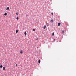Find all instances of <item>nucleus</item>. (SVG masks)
Wrapping results in <instances>:
<instances>
[{
	"instance_id": "obj_1",
	"label": "nucleus",
	"mask_w": 76,
	"mask_h": 76,
	"mask_svg": "<svg viewBox=\"0 0 76 76\" xmlns=\"http://www.w3.org/2000/svg\"><path fill=\"white\" fill-rule=\"evenodd\" d=\"M10 9V8H9V7H7L6 9V10H9Z\"/></svg>"
},
{
	"instance_id": "obj_2",
	"label": "nucleus",
	"mask_w": 76,
	"mask_h": 76,
	"mask_svg": "<svg viewBox=\"0 0 76 76\" xmlns=\"http://www.w3.org/2000/svg\"><path fill=\"white\" fill-rule=\"evenodd\" d=\"M6 70V68L5 67H3V70Z\"/></svg>"
},
{
	"instance_id": "obj_3",
	"label": "nucleus",
	"mask_w": 76,
	"mask_h": 76,
	"mask_svg": "<svg viewBox=\"0 0 76 76\" xmlns=\"http://www.w3.org/2000/svg\"><path fill=\"white\" fill-rule=\"evenodd\" d=\"M46 26H44L43 27L44 29H45V28H46Z\"/></svg>"
},
{
	"instance_id": "obj_4",
	"label": "nucleus",
	"mask_w": 76,
	"mask_h": 76,
	"mask_svg": "<svg viewBox=\"0 0 76 76\" xmlns=\"http://www.w3.org/2000/svg\"><path fill=\"white\" fill-rule=\"evenodd\" d=\"M52 36H54V32L52 34Z\"/></svg>"
},
{
	"instance_id": "obj_5",
	"label": "nucleus",
	"mask_w": 76,
	"mask_h": 76,
	"mask_svg": "<svg viewBox=\"0 0 76 76\" xmlns=\"http://www.w3.org/2000/svg\"><path fill=\"white\" fill-rule=\"evenodd\" d=\"M38 63H41V60H39Z\"/></svg>"
},
{
	"instance_id": "obj_6",
	"label": "nucleus",
	"mask_w": 76,
	"mask_h": 76,
	"mask_svg": "<svg viewBox=\"0 0 76 76\" xmlns=\"http://www.w3.org/2000/svg\"><path fill=\"white\" fill-rule=\"evenodd\" d=\"M61 24V23H59L58 24V26H60Z\"/></svg>"
},
{
	"instance_id": "obj_7",
	"label": "nucleus",
	"mask_w": 76,
	"mask_h": 76,
	"mask_svg": "<svg viewBox=\"0 0 76 76\" xmlns=\"http://www.w3.org/2000/svg\"><path fill=\"white\" fill-rule=\"evenodd\" d=\"M0 68H2V67H3V66L2 65H1L0 66Z\"/></svg>"
},
{
	"instance_id": "obj_8",
	"label": "nucleus",
	"mask_w": 76,
	"mask_h": 76,
	"mask_svg": "<svg viewBox=\"0 0 76 76\" xmlns=\"http://www.w3.org/2000/svg\"><path fill=\"white\" fill-rule=\"evenodd\" d=\"M7 14L6 13H5L4 14V15L5 16H7Z\"/></svg>"
},
{
	"instance_id": "obj_9",
	"label": "nucleus",
	"mask_w": 76,
	"mask_h": 76,
	"mask_svg": "<svg viewBox=\"0 0 76 76\" xmlns=\"http://www.w3.org/2000/svg\"><path fill=\"white\" fill-rule=\"evenodd\" d=\"M26 34H27L26 32H25L24 33L25 35H26Z\"/></svg>"
},
{
	"instance_id": "obj_10",
	"label": "nucleus",
	"mask_w": 76,
	"mask_h": 76,
	"mask_svg": "<svg viewBox=\"0 0 76 76\" xmlns=\"http://www.w3.org/2000/svg\"><path fill=\"white\" fill-rule=\"evenodd\" d=\"M22 53H23V52L22 51V50H21V51L20 52V53H21V54H22Z\"/></svg>"
},
{
	"instance_id": "obj_11",
	"label": "nucleus",
	"mask_w": 76,
	"mask_h": 76,
	"mask_svg": "<svg viewBox=\"0 0 76 76\" xmlns=\"http://www.w3.org/2000/svg\"><path fill=\"white\" fill-rule=\"evenodd\" d=\"M16 19L17 20H18V19H19V17H17V18H16Z\"/></svg>"
},
{
	"instance_id": "obj_12",
	"label": "nucleus",
	"mask_w": 76,
	"mask_h": 76,
	"mask_svg": "<svg viewBox=\"0 0 76 76\" xmlns=\"http://www.w3.org/2000/svg\"><path fill=\"white\" fill-rule=\"evenodd\" d=\"M18 31L17 30L16 31V33H18Z\"/></svg>"
},
{
	"instance_id": "obj_13",
	"label": "nucleus",
	"mask_w": 76,
	"mask_h": 76,
	"mask_svg": "<svg viewBox=\"0 0 76 76\" xmlns=\"http://www.w3.org/2000/svg\"><path fill=\"white\" fill-rule=\"evenodd\" d=\"M33 31L34 32H35V29H33Z\"/></svg>"
},
{
	"instance_id": "obj_14",
	"label": "nucleus",
	"mask_w": 76,
	"mask_h": 76,
	"mask_svg": "<svg viewBox=\"0 0 76 76\" xmlns=\"http://www.w3.org/2000/svg\"><path fill=\"white\" fill-rule=\"evenodd\" d=\"M64 31H61V33H64Z\"/></svg>"
},
{
	"instance_id": "obj_15",
	"label": "nucleus",
	"mask_w": 76,
	"mask_h": 76,
	"mask_svg": "<svg viewBox=\"0 0 76 76\" xmlns=\"http://www.w3.org/2000/svg\"><path fill=\"white\" fill-rule=\"evenodd\" d=\"M16 15H19V13H18L17 12L16 13Z\"/></svg>"
},
{
	"instance_id": "obj_16",
	"label": "nucleus",
	"mask_w": 76,
	"mask_h": 76,
	"mask_svg": "<svg viewBox=\"0 0 76 76\" xmlns=\"http://www.w3.org/2000/svg\"><path fill=\"white\" fill-rule=\"evenodd\" d=\"M51 15H54V13H51Z\"/></svg>"
},
{
	"instance_id": "obj_17",
	"label": "nucleus",
	"mask_w": 76,
	"mask_h": 76,
	"mask_svg": "<svg viewBox=\"0 0 76 76\" xmlns=\"http://www.w3.org/2000/svg\"><path fill=\"white\" fill-rule=\"evenodd\" d=\"M51 22H53V20H51Z\"/></svg>"
},
{
	"instance_id": "obj_18",
	"label": "nucleus",
	"mask_w": 76,
	"mask_h": 76,
	"mask_svg": "<svg viewBox=\"0 0 76 76\" xmlns=\"http://www.w3.org/2000/svg\"><path fill=\"white\" fill-rule=\"evenodd\" d=\"M15 66H17V64H16L15 65Z\"/></svg>"
},
{
	"instance_id": "obj_19",
	"label": "nucleus",
	"mask_w": 76,
	"mask_h": 76,
	"mask_svg": "<svg viewBox=\"0 0 76 76\" xmlns=\"http://www.w3.org/2000/svg\"><path fill=\"white\" fill-rule=\"evenodd\" d=\"M36 40H38V38L36 39Z\"/></svg>"
},
{
	"instance_id": "obj_20",
	"label": "nucleus",
	"mask_w": 76,
	"mask_h": 76,
	"mask_svg": "<svg viewBox=\"0 0 76 76\" xmlns=\"http://www.w3.org/2000/svg\"><path fill=\"white\" fill-rule=\"evenodd\" d=\"M56 40V39H54V40L55 41Z\"/></svg>"
},
{
	"instance_id": "obj_21",
	"label": "nucleus",
	"mask_w": 76,
	"mask_h": 76,
	"mask_svg": "<svg viewBox=\"0 0 76 76\" xmlns=\"http://www.w3.org/2000/svg\"><path fill=\"white\" fill-rule=\"evenodd\" d=\"M0 64H1L0 63Z\"/></svg>"
}]
</instances>
